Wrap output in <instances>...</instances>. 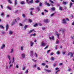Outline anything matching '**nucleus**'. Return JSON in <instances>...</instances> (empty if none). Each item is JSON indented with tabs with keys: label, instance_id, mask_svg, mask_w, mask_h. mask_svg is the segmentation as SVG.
Masks as SVG:
<instances>
[{
	"label": "nucleus",
	"instance_id": "f257e3e1",
	"mask_svg": "<svg viewBox=\"0 0 74 74\" xmlns=\"http://www.w3.org/2000/svg\"><path fill=\"white\" fill-rule=\"evenodd\" d=\"M8 59H9V60H10V61L9 62V64H10L11 63V62H12V61H11V56L10 55L8 56Z\"/></svg>",
	"mask_w": 74,
	"mask_h": 74
},
{
	"label": "nucleus",
	"instance_id": "f03ea898",
	"mask_svg": "<svg viewBox=\"0 0 74 74\" xmlns=\"http://www.w3.org/2000/svg\"><path fill=\"white\" fill-rule=\"evenodd\" d=\"M41 45L42 47H45V46H46V44L44 42H41Z\"/></svg>",
	"mask_w": 74,
	"mask_h": 74
},
{
	"label": "nucleus",
	"instance_id": "7ed1b4c3",
	"mask_svg": "<svg viewBox=\"0 0 74 74\" xmlns=\"http://www.w3.org/2000/svg\"><path fill=\"white\" fill-rule=\"evenodd\" d=\"M50 21L48 19H45L44 20V22L45 23H49Z\"/></svg>",
	"mask_w": 74,
	"mask_h": 74
},
{
	"label": "nucleus",
	"instance_id": "20e7f679",
	"mask_svg": "<svg viewBox=\"0 0 74 74\" xmlns=\"http://www.w3.org/2000/svg\"><path fill=\"white\" fill-rule=\"evenodd\" d=\"M21 56L23 59L25 58V54L24 53H22L21 55Z\"/></svg>",
	"mask_w": 74,
	"mask_h": 74
},
{
	"label": "nucleus",
	"instance_id": "39448f33",
	"mask_svg": "<svg viewBox=\"0 0 74 74\" xmlns=\"http://www.w3.org/2000/svg\"><path fill=\"white\" fill-rule=\"evenodd\" d=\"M29 53L30 56H31V57L33 56V52L32 51H30Z\"/></svg>",
	"mask_w": 74,
	"mask_h": 74
},
{
	"label": "nucleus",
	"instance_id": "423d86ee",
	"mask_svg": "<svg viewBox=\"0 0 74 74\" xmlns=\"http://www.w3.org/2000/svg\"><path fill=\"white\" fill-rule=\"evenodd\" d=\"M56 35H57V38H58V39H59L60 38H59V36H60V34L59 33H58V32H56Z\"/></svg>",
	"mask_w": 74,
	"mask_h": 74
},
{
	"label": "nucleus",
	"instance_id": "0eeeda50",
	"mask_svg": "<svg viewBox=\"0 0 74 74\" xmlns=\"http://www.w3.org/2000/svg\"><path fill=\"white\" fill-rule=\"evenodd\" d=\"M14 49L13 48L10 51V53H14Z\"/></svg>",
	"mask_w": 74,
	"mask_h": 74
},
{
	"label": "nucleus",
	"instance_id": "6e6552de",
	"mask_svg": "<svg viewBox=\"0 0 74 74\" xmlns=\"http://www.w3.org/2000/svg\"><path fill=\"white\" fill-rule=\"evenodd\" d=\"M8 24H7L6 25V32L8 31Z\"/></svg>",
	"mask_w": 74,
	"mask_h": 74
},
{
	"label": "nucleus",
	"instance_id": "1a4fd4ad",
	"mask_svg": "<svg viewBox=\"0 0 74 74\" xmlns=\"http://www.w3.org/2000/svg\"><path fill=\"white\" fill-rule=\"evenodd\" d=\"M61 31H62V32H63V33L65 31V29H60L59 30V32H61Z\"/></svg>",
	"mask_w": 74,
	"mask_h": 74
},
{
	"label": "nucleus",
	"instance_id": "9d476101",
	"mask_svg": "<svg viewBox=\"0 0 74 74\" xmlns=\"http://www.w3.org/2000/svg\"><path fill=\"white\" fill-rule=\"evenodd\" d=\"M33 45H34V42H30V46L31 47H32V46H33Z\"/></svg>",
	"mask_w": 74,
	"mask_h": 74
},
{
	"label": "nucleus",
	"instance_id": "9b49d317",
	"mask_svg": "<svg viewBox=\"0 0 74 74\" xmlns=\"http://www.w3.org/2000/svg\"><path fill=\"white\" fill-rule=\"evenodd\" d=\"M45 71L48 72V73H50V72H51V71L47 69H45Z\"/></svg>",
	"mask_w": 74,
	"mask_h": 74
},
{
	"label": "nucleus",
	"instance_id": "f8f14e48",
	"mask_svg": "<svg viewBox=\"0 0 74 74\" xmlns=\"http://www.w3.org/2000/svg\"><path fill=\"white\" fill-rule=\"evenodd\" d=\"M5 45L4 44H3L1 47V49H3L4 47H5Z\"/></svg>",
	"mask_w": 74,
	"mask_h": 74
},
{
	"label": "nucleus",
	"instance_id": "ddd939ff",
	"mask_svg": "<svg viewBox=\"0 0 74 74\" xmlns=\"http://www.w3.org/2000/svg\"><path fill=\"white\" fill-rule=\"evenodd\" d=\"M49 38L51 40H54V36H52L51 37H51H49Z\"/></svg>",
	"mask_w": 74,
	"mask_h": 74
},
{
	"label": "nucleus",
	"instance_id": "4468645a",
	"mask_svg": "<svg viewBox=\"0 0 74 74\" xmlns=\"http://www.w3.org/2000/svg\"><path fill=\"white\" fill-rule=\"evenodd\" d=\"M71 54V57H73V55H74V52H70Z\"/></svg>",
	"mask_w": 74,
	"mask_h": 74
},
{
	"label": "nucleus",
	"instance_id": "2eb2a0df",
	"mask_svg": "<svg viewBox=\"0 0 74 74\" xmlns=\"http://www.w3.org/2000/svg\"><path fill=\"white\" fill-rule=\"evenodd\" d=\"M13 33V32L11 30L9 31V34L10 35H12V34Z\"/></svg>",
	"mask_w": 74,
	"mask_h": 74
},
{
	"label": "nucleus",
	"instance_id": "dca6fc26",
	"mask_svg": "<svg viewBox=\"0 0 74 74\" xmlns=\"http://www.w3.org/2000/svg\"><path fill=\"white\" fill-rule=\"evenodd\" d=\"M55 11V8H52L51 9V11Z\"/></svg>",
	"mask_w": 74,
	"mask_h": 74
},
{
	"label": "nucleus",
	"instance_id": "f3484780",
	"mask_svg": "<svg viewBox=\"0 0 74 74\" xmlns=\"http://www.w3.org/2000/svg\"><path fill=\"white\" fill-rule=\"evenodd\" d=\"M62 23H66V20H65V19H63V20Z\"/></svg>",
	"mask_w": 74,
	"mask_h": 74
},
{
	"label": "nucleus",
	"instance_id": "a211bd4d",
	"mask_svg": "<svg viewBox=\"0 0 74 74\" xmlns=\"http://www.w3.org/2000/svg\"><path fill=\"white\" fill-rule=\"evenodd\" d=\"M20 4H25V2L24 1H22L21 2Z\"/></svg>",
	"mask_w": 74,
	"mask_h": 74
},
{
	"label": "nucleus",
	"instance_id": "6ab92c4d",
	"mask_svg": "<svg viewBox=\"0 0 74 74\" xmlns=\"http://www.w3.org/2000/svg\"><path fill=\"white\" fill-rule=\"evenodd\" d=\"M36 9L38 11H40V7L38 6L36 8Z\"/></svg>",
	"mask_w": 74,
	"mask_h": 74
},
{
	"label": "nucleus",
	"instance_id": "aec40b11",
	"mask_svg": "<svg viewBox=\"0 0 74 74\" xmlns=\"http://www.w3.org/2000/svg\"><path fill=\"white\" fill-rule=\"evenodd\" d=\"M73 5V3H72L71 2H70V6H69V8H70L71 7V6Z\"/></svg>",
	"mask_w": 74,
	"mask_h": 74
},
{
	"label": "nucleus",
	"instance_id": "412c9836",
	"mask_svg": "<svg viewBox=\"0 0 74 74\" xmlns=\"http://www.w3.org/2000/svg\"><path fill=\"white\" fill-rule=\"evenodd\" d=\"M12 66H13V64H10V65H9V67L10 69L11 67H12Z\"/></svg>",
	"mask_w": 74,
	"mask_h": 74
},
{
	"label": "nucleus",
	"instance_id": "4be33fe9",
	"mask_svg": "<svg viewBox=\"0 0 74 74\" xmlns=\"http://www.w3.org/2000/svg\"><path fill=\"white\" fill-rule=\"evenodd\" d=\"M62 3L64 5H66V4H67V2H66L63 1Z\"/></svg>",
	"mask_w": 74,
	"mask_h": 74
},
{
	"label": "nucleus",
	"instance_id": "5701e85b",
	"mask_svg": "<svg viewBox=\"0 0 74 74\" xmlns=\"http://www.w3.org/2000/svg\"><path fill=\"white\" fill-rule=\"evenodd\" d=\"M17 4V1L16 0H15L14 1V5H16Z\"/></svg>",
	"mask_w": 74,
	"mask_h": 74
},
{
	"label": "nucleus",
	"instance_id": "b1692460",
	"mask_svg": "<svg viewBox=\"0 0 74 74\" xmlns=\"http://www.w3.org/2000/svg\"><path fill=\"white\" fill-rule=\"evenodd\" d=\"M59 9L60 10V11H62L63 10V8L62 7H60Z\"/></svg>",
	"mask_w": 74,
	"mask_h": 74
},
{
	"label": "nucleus",
	"instance_id": "393cba45",
	"mask_svg": "<svg viewBox=\"0 0 74 74\" xmlns=\"http://www.w3.org/2000/svg\"><path fill=\"white\" fill-rule=\"evenodd\" d=\"M29 4H30V3H31V4H32V3H33V0H31V1H29Z\"/></svg>",
	"mask_w": 74,
	"mask_h": 74
},
{
	"label": "nucleus",
	"instance_id": "a878e982",
	"mask_svg": "<svg viewBox=\"0 0 74 74\" xmlns=\"http://www.w3.org/2000/svg\"><path fill=\"white\" fill-rule=\"evenodd\" d=\"M14 62H15V58L13 57L12 58V63H13Z\"/></svg>",
	"mask_w": 74,
	"mask_h": 74
},
{
	"label": "nucleus",
	"instance_id": "bb28decb",
	"mask_svg": "<svg viewBox=\"0 0 74 74\" xmlns=\"http://www.w3.org/2000/svg\"><path fill=\"white\" fill-rule=\"evenodd\" d=\"M33 31H34V29H32V30H31L29 32V33H32V32H33Z\"/></svg>",
	"mask_w": 74,
	"mask_h": 74
},
{
	"label": "nucleus",
	"instance_id": "cd10ccee",
	"mask_svg": "<svg viewBox=\"0 0 74 74\" xmlns=\"http://www.w3.org/2000/svg\"><path fill=\"white\" fill-rule=\"evenodd\" d=\"M21 50L23 51V46H21Z\"/></svg>",
	"mask_w": 74,
	"mask_h": 74
},
{
	"label": "nucleus",
	"instance_id": "c85d7f7f",
	"mask_svg": "<svg viewBox=\"0 0 74 74\" xmlns=\"http://www.w3.org/2000/svg\"><path fill=\"white\" fill-rule=\"evenodd\" d=\"M49 1L51 3H54V2H53V1H52L51 0H49Z\"/></svg>",
	"mask_w": 74,
	"mask_h": 74
},
{
	"label": "nucleus",
	"instance_id": "c756f323",
	"mask_svg": "<svg viewBox=\"0 0 74 74\" xmlns=\"http://www.w3.org/2000/svg\"><path fill=\"white\" fill-rule=\"evenodd\" d=\"M38 24H36L34 25V27H36L38 26Z\"/></svg>",
	"mask_w": 74,
	"mask_h": 74
},
{
	"label": "nucleus",
	"instance_id": "7c9ffc66",
	"mask_svg": "<svg viewBox=\"0 0 74 74\" xmlns=\"http://www.w3.org/2000/svg\"><path fill=\"white\" fill-rule=\"evenodd\" d=\"M54 15H55V13H53L50 15V16L51 17L53 16H54Z\"/></svg>",
	"mask_w": 74,
	"mask_h": 74
},
{
	"label": "nucleus",
	"instance_id": "2f4dec72",
	"mask_svg": "<svg viewBox=\"0 0 74 74\" xmlns=\"http://www.w3.org/2000/svg\"><path fill=\"white\" fill-rule=\"evenodd\" d=\"M8 3H10V4H11V3H12V2H11V0H8Z\"/></svg>",
	"mask_w": 74,
	"mask_h": 74
},
{
	"label": "nucleus",
	"instance_id": "473e14b6",
	"mask_svg": "<svg viewBox=\"0 0 74 74\" xmlns=\"http://www.w3.org/2000/svg\"><path fill=\"white\" fill-rule=\"evenodd\" d=\"M56 53L58 55H59L60 54V51H57L56 52Z\"/></svg>",
	"mask_w": 74,
	"mask_h": 74
},
{
	"label": "nucleus",
	"instance_id": "72a5a7b5",
	"mask_svg": "<svg viewBox=\"0 0 74 74\" xmlns=\"http://www.w3.org/2000/svg\"><path fill=\"white\" fill-rule=\"evenodd\" d=\"M26 2L27 4H29V0H26Z\"/></svg>",
	"mask_w": 74,
	"mask_h": 74
},
{
	"label": "nucleus",
	"instance_id": "f704fd0d",
	"mask_svg": "<svg viewBox=\"0 0 74 74\" xmlns=\"http://www.w3.org/2000/svg\"><path fill=\"white\" fill-rule=\"evenodd\" d=\"M22 16H23V18H25V17H26V16H25V14H22Z\"/></svg>",
	"mask_w": 74,
	"mask_h": 74
},
{
	"label": "nucleus",
	"instance_id": "c9c22d12",
	"mask_svg": "<svg viewBox=\"0 0 74 74\" xmlns=\"http://www.w3.org/2000/svg\"><path fill=\"white\" fill-rule=\"evenodd\" d=\"M0 27H1V28H2V29H3L4 27L2 25H0Z\"/></svg>",
	"mask_w": 74,
	"mask_h": 74
},
{
	"label": "nucleus",
	"instance_id": "e433bc0d",
	"mask_svg": "<svg viewBox=\"0 0 74 74\" xmlns=\"http://www.w3.org/2000/svg\"><path fill=\"white\" fill-rule=\"evenodd\" d=\"M29 21L30 23L32 22V20L31 19H29Z\"/></svg>",
	"mask_w": 74,
	"mask_h": 74
},
{
	"label": "nucleus",
	"instance_id": "4c0bfd02",
	"mask_svg": "<svg viewBox=\"0 0 74 74\" xmlns=\"http://www.w3.org/2000/svg\"><path fill=\"white\" fill-rule=\"evenodd\" d=\"M48 47H49V46H48V45L46 46L45 47V48H44L45 49H47V48H48Z\"/></svg>",
	"mask_w": 74,
	"mask_h": 74
},
{
	"label": "nucleus",
	"instance_id": "58836bf2",
	"mask_svg": "<svg viewBox=\"0 0 74 74\" xmlns=\"http://www.w3.org/2000/svg\"><path fill=\"white\" fill-rule=\"evenodd\" d=\"M51 60H54V58L52 57L51 58Z\"/></svg>",
	"mask_w": 74,
	"mask_h": 74
},
{
	"label": "nucleus",
	"instance_id": "ea45409f",
	"mask_svg": "<svg viewBox=\"0 0 74 74\" xmlns=\"http://www.w3.org/2000/svg\"><path fill=\"white\" fill-rule=\"evenodd\" d=\"M46 5H47V6H48V7H49V6L50 5V4L48 3Z\"/></svg>",
	"mask_w": 74,
	"mask_h": 74
},
{
	"label": "nucleus",
	"instance_id": "a19ab883",
	"mask_svg": "<svg viewBox=\"0 0 74 74\" xmlns=\"http://www.w3.org/2000/svg\"><path fill=\"white\" fill-rule=\"evenodd\" d=\"M14 24H15V22H12L11 24L12 25H14Z\"/></svg>",
	"mask_w": 74,
	"mask_h": 74
},
{
	"label": "nucleus",
	"instance_id": "79ce46f5",
	"mask_svg": "<svg viewBox=\"0 0 74 74\" xmlns=\"http://www.w3.org/2000/svg\"><path fill=\"white\" fill-rule=\"evenodd\" d=\"M59 40H57L56 41V44H58L59 43Z\"/></svg>",
	"mask_w": 74,
	"mask_h": 74
},
{
	"label": "nucleus",
	"instance_id": "37998d69",
	"mask_svg": "<svg viewBox=\"0 0 74 74\" xmlns=\"http://www.w3.org/2000/svg\"><path fill=\"white\" fill-rule=\"evenodd\" d=\"M7 8H8V9H9V10H11V8L9 6H8L7 7Z\"/></svg>",
	"mask_w": 74,
	"mask_h": 74
},
{
	"label": "nucleus",
	"instance_id": "c03bdc74",
	"mask_svg": "<svg viewBox=\"0 0 74 74\" xmlns=\"http://www.w3.org/2000/svg\"><path fill=\"white\" fill-rule=\"evenodd\" d=\"M16 66L17 69H18L19 68V66H18V64H16Z\"/></svg>",
	"mask_w": 74,
	"mask_h": 74
},
{
	"label": "nucleus",
	"instance_id": "a18cd8bd",
	"mask_svg": "<svg viewBox=\"0 0 74 74\" xmlns=\"http://www.w3.org/2000/svg\"><path fill=\"white\" fill-rule=\"evenodd\" d=\"M1 16H4V13H2L1 14Z\"/></svg>",
	"mask_w": 74,
	"mask_h": 74
},
{
	"label": "nucleus",
	"instance_id": "49530a36",
	"mask_svg": "<svg viewBox=\"0 0 74 74\" xmlns=\"http://www.w3.org/2000/svg\"><path fill=\"white\" fill-rule=\"evenodd\" d=\"M39 6L41 7L42 6V3H40L39 4Z\"/></svg>",
	"mask_w": 74,
	"mask_h": 74
},
{
	"label": "nucleus",
	"instance_id": "de8ad7c7",
	"mask_svg": "<svg viewBox=\"0 0 74 74\" xmlns=\"http://www.w3.org/2000/svg\"><path fill=\"white\" fill-rule=\"evenodd\" d=\"M45 63H42V66H45Z\"/></svg>",
	"mask_w": 74,
	"mask_h": 74
},
{
	"label": "nucleus",
	"instance_id": "09e8293b",
	"mask_svg": "<svg viewBox=\"0 0 74 74\" xmlns=\"http://www.w3.org/2000/svg\"><path fill=\"white\" fill-rule=\"evenodd\" d=\"M28 73V70L27 69V70L25 71V73Z\"/></svg>",
	"mask_w": 74,
	"mask_h": 74
},
{
	"label": "nucleus",
	"instance_id": "8fccbe9b",
	"mask_svg": "<svg viewBox=\"0 0 74 74\" xmlns=\"http://www.w3.org/2000/svg\"><path fill=\"white\" fill-rule=\"evenodd\" d=\"M25 68H26V66H24L23 68V70H25Z\"/></svg>",
	"mask_w": 74,
	"mask_h": 74
},
{
	"label": "nucleus",
	"instance_id": "3c124183",
	"mask_svg": "<svg viewBox=\"0 0 74 74\" xmlns=\"http://www.w3.org/2000/svg\"><path fill=\"white\" fill-rule=\"evenodd\" d=\"M50 51H51L50 50H48V51H47V53H49V52H50Z\"/></svg>",
	"mask_w": 74,
	"mask_h": 74
},
{
	"label": "nucleus",
	"instance_id": "603ef678",
	"mask_svg": "<svg viewBox=\"0 0 74 74\" xmlns=\"http://www.w3.org/2000/svg\"><path fill=\"white\" fill-rule=\"evenodd\" d=\"M32 61H33V62H36V61H37V60H35L34 59H32Z\"/></svg>",
	"mask_w": 74,
	"mask_h": 74
},
{
	"label": "nucleus",
	"instance_id": "864d4df0",
	"mask_svg": "<svg viewBox=\"0 0 74 74\" xmlns=\"http://www.w3.org/2000/svg\"><path fill=\"white\" fill-rule=\"evenodd\" d=\"M27 26H28V25H26L25 26V27H24V28L25 29H26V27H27Z\"/></svg>",
	"mask_w": 74,
	"mask_h": 74
},
{
	"label": "nucleus",
	"instance_id": "5fc2aeb1",
	"mask_svg": "<svg viewBox=\"0 0 74 74\" xmlns=\"http://www.w3.org/2000/svg\"><path fill=\"white\" fill-rule=\"evenodd\" d=\"M42 30H45V27H42Z\"/></svg>",
	"mask_w": 74,
	"mask_h": 74
},
{
	"label": "nucleus",
	"instance_id": "6e6d98bb",
	"mask_svg": "<svg viewBox=\"0 0 74 74\" xmlns=\"http://www.w3.org/2000/svg\"><path fill=\"white\" fill-rule=\"evenodd\" d=\"M35 2L37 3H38L39 2V1L38 0H37L36 1H35Z\"/></svg>",
	"mask_w": 74,
	"mask_h": 74
},
{
	"label": "nucleus",
	"instance_id": "4d7b16f0",
	"mask_svg": "<svg viewBox=\"0 0 74 74\" xmlns=\"http://www.w3.org/2000/svg\"><path fill=\"white\" fill-rule=\"evenodd\" d=\"M37 69L38 70H40V68L39 67H38L37 68Z\"/></svg>",
	"mask_w": 74,
	"mask_h": 74
},
{
	"label": "nucleus",
	"instance_id": "13d9d810",
	"mask_svg": "<svg viewBox=\"0 0 74 74\" xmlns=\"http://www.w3.org/2000/svg\"><path fill=\"white\" fill-rule=\"evenodd\" d=\"M32 12H33L32 11L30 12V14L31 15H33V14H32Z\"/></svg>",
	"mask_w": 74,
	"mask_h": 74
},
{
	"label": "nucleus",
	"instance_id": "bf43d9fd",
	"mask_svg": "<svg viewBox=\"0 0 74 74\" xmlns=\"http://www.w3.org/2000/svg\"><path fill=\"white\" fill-rule=\"evenodd\" d=\"M53 66L54 67H55V66H56V64H55V63L53 64Z\"/></svg>",
	"mask_w": 74,
	"mask_h": 74
},
{
	"label": "nucleus",
	"instance_id": "052dcab7",
	"mask_svg": "<svg viewBox=\"0 0 74 74\" xmlns=\"http://www.w3.org/2000/svg\"><path fill=\"white\" fill-rule=\"evenodd\" d=\"M44 11H45V12H48V10H45V9L44 10Z\"/></svg>",
	"mask_w": 74,
	"mask_h": 74
},
{
	"label": "nucleus",
	"instance_id": "680f3d73",
	"mask_svg": "<svg viewBox=\"0 0 74 74\" xmlns=\"http://www.w3.org/2000/svg\"><path fill=\"white\" fill-rule=\"evenodd\" d=\"M59 65H60V66H62V65L63 64V63H60L59 64Z\"/></svg>",
	"mask_w": 74,
	"mask_h": 74
},
{
	"label": "nucleus",
	"instance_id": "e2e57ef3",
	"mask_svg": "<svg viewBox=\"0 0 74 74\" xmlns=\"http://www.w3.org/2000/svg\"><path fill=\"white\" fill-rule=\"evenodd\" d=\"M70 54V52H69L68 53V56H69Z\"/></svg>",
	"mask_w": 74,
	"mask_h": 74
},
{
	"label": "nucleus",
	"instance_id": "0e129e2a",
	"mask_svg": "<svg viewBox=\"0 0 74 74\" xmlns=\"http://www.w3.org/2000/svg\"><path fill=\"white\" fill-rule=\"evenodd\" d=\"M19 25L20 26H22V24L20 23L19 24Z\"/></svg>",
	"mask_w": 74,
	"mask_h": 74
},
{
	"label": "nucleus",
	"instance_id": "69168bd1",
	"mask_svg": "<svg viewBox=\"0 0 74 74\" xmlns=\"http://www.w3.org/2000/svg\"><path fill=\"white\" fill-rule=\"evenodd\" d=\"M15 12L16 13H17V12H18V10H16L15 11Z\"/></svg>",
	"mask_w": 74,
	"mask_h": 74
},
{
	"label": "nucleus",
	"instance_id": "338daca9",
	"mask_svg": "<svg viewBox=\"0 0 74 74\" xmlns=\"http://www.w3.org/2000/svg\"><path fill=\"white\" fill-rule=\"evenodd\" d=\"M48 3L47 1H46L45 2V4L47 5Z\"/></svg>",
	"mask_w": 74,
	"mask_h": 74
},
{
	"label": "nucleus",
	"instance_id": "774afa93",
	"mask_svg": "<svg viewBox=\"0 0 74 74\" xmlns=\"http://www.w3.org/2000/svg\"><path fill=\"white\" fill-rule=\"evenodd\" d=\"M72 25H74V21H73V22L72 24Z\"/></svg>",
	"mask_w": 74,
	"mask_h": 74
}]
</instances>
